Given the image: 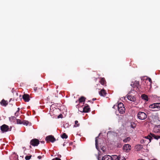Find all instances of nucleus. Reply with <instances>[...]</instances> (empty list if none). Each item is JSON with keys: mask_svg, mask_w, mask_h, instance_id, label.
<instances>
[{"mask_svg": "<svg viewBox=\"0 0 160 160\" xmlns=\"http://www.w3.org/2000/svg\"><path fill=\"white\" fill-rule=\"evenodd\" d=\"M143 148V146L141 144H139L136 146V148L137 151H139Z\"/></svg>", "mask_w": 160, "mask_h": 160, "instance_id": "412c9836", "label": "nucleus"}, {"mask_svg": "<svg viewBox=\"0 0 160 160\" xmlns=\"http://www.w3.org/2000/svg\"><path fill=\"white\" fill-rule=\"evenodd\" d=\"M12 119L13 120H15L16 119V118L14 116L12 117Z\"/></svg>", "mask_w": 160, "mask_h": 160, "instance_id": "c9c22d12", "label": "nucleus"}, {"mask_svg": "<svg viewBox=\"0 0 160 160\" xmlns=\"http://www.w3.org/2000/svg\"><path fill=\"white\" fill-rule=\"evenodd\" d=\"M150 134L152 136V138H154L158 140V139L160 138V135H156L153 133H150Z\"/></svg>", "mask_w": 160, "mask_h": 160, "instance_id": "a211bd4d", "label": "nucleus"}, {"mask_svg": "<svg viewBox=\"0 0 160 160\" xmlns=\"http://www.w3.org/2000/svg\"><path fill=\"white\" fill-rule=\"evenodd\" d=\"M30 148H32V147H31V146H30Z\"/></svg>", "mask_w": 160, "mask_h": 160, "instance_id": "ea45409f", "label": "nucleus"}, {"mask_svg": "<svg viewBox=\"0 0 160 160\" xmlns=\"http://www.w3.org/2000/svg\"><path fill=\"white\" fill-rule=\"evenodd\" d=\"M0 104L6 107L8 104V102L3 99L0 102Z\"/></svg>", "mask_w": 160, "mask_h": 160, "instance_id": "dca6fc26", "label": "nucleus"}, {"mask_svg": "<svg viewBox=\"0 0 160 160\" xmlns=\"http://www.w3.org/2000/svg\"><path fill=\"white\" fill-rule=\"evenodd\" d=\"M19 113V112H16L15 113V115L17 117Z\"/></svg>", "mask_w": 160, "mask_h": 160, "instance_id": "2f4dec72", "label": "nucleus"}, {"mask_svg": "<svg viewBox=\"0 0 160 160\" xmlns=\"http://www.w3.org/2000/svg\"><path fill=\"white\" fill-rule=\"evenodd\" d=\"M103 152H104V151L103 150Z\"/></svg>", "mask_w": 160, "mask_h": 160, "instance_id": "c03bdc74", "label": "nucleus"}, {"mask_svg": "<svg viewBox=\"0 0 160 160\" xmlns=\"http://www.w3.org/2000/svg\"><path fill=\"white\" fill-rule=\"evenodd\" d=\"M17 160H18V157H17Z\"/></svg>", "mask_w": 160, "mask_h": 160, "instance_id": "a19ab883", "label": "nucleus"}, {"mask_svg": "<svg viewBox=\"0 0 160 160\" xmlns=\"http://www.w3.org/2000/svg\"><path fill=\"white\" fill-rule=\"evenodd\" d=\"M96 98H93V99H92V100H93V101H94V100H96Z\"/></svg>", "mask_w": 160, "mask_h": 160, "instance_id": "58836bf2", "label": "nucleus"}, {"mask_svg": "<svg viewBox=\"0 0 160 160\" xmlns=\"http://www.w3.org/2000/svg\"><path fill=\"white\" fill-rule=\"evenodd\" d=\"M149 108H157L158 109H160V103H156L152 104L150 105Z\"/></svg>", "mask_w": 160, "mask_h": 160, "instance_id": "6e6552de", "label": "nucleus"}, {"mask_svg": "<svg viewBox=\"0 0 160 160\" xmlns=\"http://www.w3.org/2000/svg\"><path fill=\"white\" fill-rule=\"evenodd\" d=\"M130 127L134 128L136 127V125L134 124L133 125L132 124H131L130 126Z\"/></svg>", "mask_w": 160, "mask_h": 160, "instance_id": "c756f323", "label": "nucleus"}, {"mask_svg": "<svg viewBox=\"0 0 160 160\" xmlns=\"http://www.w3.org/2000/svg\"><path fill=\"white\" fill-rule=\"evenodd\" d=\"M75 124L74 125V126L75 127H78L79 126L80 124L78 123V122L77 120H76L75 121Z\"/></svg>", "mask_w": 160, "mask_h": 160, "instance_id": "cd10ccee", "label": "nucleus"}, {"mask_svg": "<svg viewBox=\"0 0 160 160\" xmlns=\"http://www.w3.org/2000/svg\"><path fill=\"white\" fill-rule=\"evenodd\" d=\"M118 108V105H114L113 107V108Z\"/></svg>", "mask_w": 160, "mask_h": 160, "instance_id": "f704fd0d", "label": "nucleus"}, {"mask_svg": "<svg viewBox=\"0 0 160 160\" xmlns=\"http://www.w3.org/2000/svg\"><path fill=\"white\" fill-rule=\"evenodd\" d=\"M131 140V138L130 137L126 138L123 140V141L124 143H127L129 142Z\"/></svg>", "mask_w": 160, "mask_h": 160, "instance_id": "b1692460", "label": "nucleus"}, {"mask_svg": "<svg viewBox=\"0 0 160 160\" xmlns=\"http://www.w3.org/2000/svg\"><path fill=\"white\" fill-rule=\"evenodd\" d=\"M131 86L134 88L136 87L137 88H139V82L138 81H135L132 82Z\"/></svg>", "mask_w": 160, "mask_h": 160, "instance_id": "9d476101", "label": "nucleus"}, {"mask_svg": "<svg viewBox=\"0 0 160 160\" xmlns=\"http://www.w3.org/2000/svg\"><path fill=\"white\" fill-rule=\"evenodd\" d=\"M40 141L37 139L34 138L31 140L30 142L31 145L33 146H37L39 144Z\"/></svg>", "mask_w": 160, "mask_h": 160, "instance_id": "20e7f679", "label": "nucleus"}, {"mask_svg": "<svg viewBox=\"0 0 160 160\" xmlns=\"http://www.w3.org/2000/svg\"><path fill=\"white\" fill-rule=\"evenodd\" d=\"M137 117L139 119L143 120L147 118V115L144 112H139L137 114Z\"/></svg>", "mask_w": 160, "mask_h": 160, "instance_id": "7ed1b4c3", "label": "nucleus"}, {"mask_svg": "<svg viewBox=\"0 0 160 160\" xmlns=\"http://www.w3.org/2000/svg\"><path fill=\"white\" fill-rule=\"evenodd\" d=\"M99 94L101 96L104 97L106 96V95L107 94V93L106 91L104 89H102L101 90L100 92H99Z\"/></svg>", "mask_w": 160, "mask_h": 160, "instance_id": "4468645a", "label": "nucleus"}, {"mask_svg": "<svg viewBox=\"0 0 160 160\" xmlns=\"http://www.w3.org/2000/svg\"><path fill=\"white\" fill-rule=\"evenodd\" d=\"M62 114H60V115H59L58 116V118H62Z\"/></svg>", "mask_w": 160, "mask_h": 160, "instance_id": "473e14b6", "label": "nucleus"}, {"mask_svg": "<svg viewBox=\"0 0 160 160\" xmlns=\"http://www.w3.org/2000/svg\"><path fill=\"white\" fill-rule=\"evenodd\" d=\"M145 138L148 139L149 140V142H151L152 139V136L151 135H148V136L145 137Z\"/></svg>", "mask_w": 160, "mask_h": 160, "instance_id": "bb28decb", "label": "nucleus"}, {"mask_svg": "<svg viewBox=\"0 0 160 160\" xmlns=\"http://www.w3.org/2000/svg\"><path fill=\"white\" fill-rule=\"evenodd\" d=\"M42 158V157L41 156H38V158L39 159H40Z\"/></svg>", "mask_w": 160, "mask_h": 160, "instance_id": "72a5a7b5", "label": "nucleus"}, {"mask_svg": "<svg viewBox=\"0 0 160 160\" xmlns=\"http://www.w3.org/2000/svg\"><path fill=\"white\" fill-rule=\"evenodd\" d=\"M45 140L47 142L50 141L52 142H53L56 141V139L52 135H49L46 137Z\"/></svg>", "mask_w": 160, "mask_h": 160, "instance_id": "39448f33", "label": "nucleus"}, {"mask_svg": "<svg viewBox=\"0 0 160 160\" xmlns=\"http://www.w3.org/2000/svg\"><path fill=\"white\" fill-rule=\"evenodd\" d=\"M40 142L42 144H44L45 143V142L44 141H41Z\"/></svg>", "mask_w": 160, "mask_h": 160, "instance_id": "e433bc0d", "label": "nucleus"}, {"mask_svg": "<svg viewBox=\"0 0 160 160\" xmlns=\"http://www.w3.org/2000/svg\"><path fill=\"white\" fill-rule=\"evenodd\" d=\"M24 153L25 155H26V156L25 157V159L26 160H29L31 158L32 155L29 154H28V155L27 154L25 153V150L24 151Z\"/></svg>", "mask_w": 160, "mask_h": 160, "instance_id": "f3484780", "label": "nucleus"}, {"mask_svg": "<svg viewBox=\"0 0 160 160\" xmlns=\"http://www.w3.org/2000/svg\"><path fill=\"white\" fill-rule=\"evenodd\" d=\"M85 98L84 97L82 96L79 99V103L84 102H85Z\"/></svg>", "mask_w": 160, "mask_h": 160, "instance_id": "5701e85b", "label": "nucleus"}, {"mask_svg": "<svg viewBox=\"0 0 160 160\" xmlns=\"http://www.w3.org/2000/svg\"><path fill=\"white\" fill-rule=\"evenodd\" d=\"M61 137L63 139H66L68 138V136L66 135V134L65 133H63L61 135Z\"/></svg>", "mask_w": 160, "mask_h": 160, "instance_id": "a878e982", "label": "nucleus"}, {"mask_svg": "<svg viewBox=\"0 0 160 160\" xmlns=\"http://www.w3.org/2000/svg\"><path fill=\"white\" fill-rule=\"evenodd\" d=\"M98 136L96 137V139H95V146H96V148L97 149H98Z\"/></svg>", "mask_w": 160, "mask_h": 160, "instance_id": "393cba45", "label": "nucleus"}, {"mask_svg": "<svg viewBox=\"0 0 160 160\" xmlns=\"http://www.w3.org/2000/svg\"><path fill=\"white\" fill-rule=\"evenodd\" d=\"M90 111L89 106L87 104H85V106L83 108V112L86 113L90 112Z\"/></svg>", "mask_w": 160, "mask_h": 160, "instance_id": "f8f14e48", "label": "nucleus"}, {"mask_svg": "<svg viewBox=\"0 0 160 160\" xmlns=\"http://www.w3.org/2000/svg\"><path fill=\"white\" fill-rule=\"evenodd\" d=\"M128 99L132 102H134L136 101V98L134 96H132V95H129L127 97Z\"/></svg>", "mask_w": 160, "mask_h": 160, "instance_id": "2eb2a0df", "label": "nucleus"}, {"mask_svg": "<svg viewBox=\"0 0 160 160\" xmlns=\"http://www.w3.org/2000/svg\"><path fill=\"white\" fill-rule=\"evenodd\" d=\"M153 131L155 133H160V125L155 126L153 128Z\"/></svg>", "mask_w": 160, "mask_h": 160, "instance_id": "1a4fd4ad", "label": "nucleus"}, {"mask_svg": "<svg viewBox=\"0 0 160 160\" xmlns=\"http://www.w3.org/2000/svg\"><path fill=\"white\" fill-rule=\"evenodd\" d=\"M148 80L149 82H150V85L151 86V84L152 83V81L151 79V78H148L146 79V80Z\"/></svg>", "mask_w": 160, "mask_h": 160, "instance_id": "c85d7f7f", "label": "nucleus"}, {"mask_svg": "<svg viewBox=\"0 0 160 160\" xmlns=\"http://www.w3.org/2000/svg\"><path fill=\"white\" fill-rule=\"evenodd\" d=\"M141 143H142V141H141Z\"/></svg>", "mask_w": 160, "mask_h": 160, "instance_id": "79ce46f5", "label": "nucleus"}, {"mask_svg": "<svg viewBox=\"0 0 160 160\" xmlns=\"http://www.w3.org/2000/svg\"><path fill=\"white\" fill-rule=\"evenodd\" d=\"M18 111L17 112H19V110H20L19 108H18Z\"/></svg>", "mask_w": 160, "mask_h": 160, "instance_id": "4c0bfd02", "label": "nucleus"}, {"mask_svg": "<svg viewBox=\"0 0 160 160\" xmlns=\"http://www.w3.org/2000/svg\"><path fill=\"white\" fill-rule=\"evenodd\" d=\"M17 123V124H23L24 125H28L29 124V122L26 120H23L22 121L21 120L19 119H16Z\"/></svg>", "mask_w": 160, "mask_h": 160, "instance_id": "423d86ee", "label": "nucleus"}, {"mask_svg": "<svg viewBox=\"0 0 160 160\" xmlns=\"http://www.w3.org/2000/svg\"><path fill=\"white\" fill-rule=\"evenodd\" d=\"M100 82L101 84L103 85H104L106 84V80L104 78H101Z\"/></svg>", "mask_w": 160, "mask_h": 160, "instance_id": "aec40b11", "label": "nucleus"}, {"mask_svg": "<svg viewBox=\"0 0 160 160\" xmlns=\"http://www.w3.org/2000/svg\"><path fill=\"white\" fill-rule=\"evenodd\" d=\"M112 160H120V157L116 155H113L112 156Z\"/></svg>", "mask_w": 160, "mask_h": 160, "instance_id": "4be33fe9", "label": "nucleus"}, {"mask_svg": "<svg viewBox=\"0 0 160 160\" xmlns=\"http://www.w3.org/2000/svg\"><path fill=\"white\" fill-rule=\"evenodd\" d=\"M52 160H61V159L58 158H56L53 159Z\"/></svg>", "mask_w": 160, "mask_h": 160, "instance_id": "7c9ffc66", "label": "nucleus"}, {"mask_svg": "<svg viewBox=\"0 0 160 160\" xmlns=\"http://www.w3.org/2000/svg\"><path fill=\"white\" fill-rule=\"evenodd\" d=\"M141 143H142V141H141Z\"/></svg>", "mask_w": 160, "mask_h": 160, "instance_id": "37998d69", "label": "nucleus"}, {"mask_svg": "<svg viewBox=\"0 0 160 160\" xmlns=\"http://www.w3.org/2000/svg\"><path fill=\"white\" fill-rule=\"evenodd\" d=\"M12 128H9L7 125L4 124L0 127V129L2 133H4L11 130Z\"/></svg>", "mask_w": 160, "mask_h": 160, "instance_id": "f03ea898", "label": "nucleus"}, {"mask_svg": "<svg viewBox=\"0 0 160 160\" xmlns=\"http://www.w3.org/2000/svg\"><path fill=\"white\" fill-rule=\"evenodd\" d=\"M102 160H112V158L111 156L106 155L102 158Z\"/></svg>", "mask_w": 160, "mask_h": 160, "instance_id": "ddd939ff", "label": "nucleus"}, {"mask_svg": "<svg viewBox=\"0 0 160 160\" xmlns=\"http://www.w3.org/2000/svg\"><path fill=\"white\" fill-rule=\"evenodd\" d=\"M118 110L119 112L121 114H123L125 111V108L122 102L118 103Z\"/></svg>", "mask_w": 160, "mask_h": 160, "instance_id": "f257e3e1", "label": "nucleus"}, {"mask_svg": "<svg viewBox=\"0 0 160 160\" xmlns=\"http://www.w3.org/2000/svg\"><path fill=\"white\" fill-rule=\"evenodd\" d=\"M141 98L142 99L145 100L146 101H148V97L147 95L143 94L141 95Z\"/></svg>", "mask_w": 160, "mask_h": 160, "instance_id": "6ab92c4d", "label": "nucleus"}, {"mask_svg": "<svg viewBox=\"0 0 160 160\" xmlns=\"http://www.w3.org/2000/svg\"><path fill=\"white\" fill-rule=\"evenodd\" d=\"M22 98L25 102H28L30 100L29 95L28 94H25L23 95Z\"/></svg>", "mask_w": 160, "mask_h": 160, "instance_id": "9b49d317", "label": "nucleus"}, {"mask_svg": "<svg viewBox=\"0 0 160 160\" xmlns=\"http://www.w3.org/2000/svg\"><path fill=\"white\" fill-rule=\"evenodd\" d=\"M123 149L126 152H128L131 149V146L129 144H125Z\"/></svg>", "mask_w": 160, "mask_h": 160, "instance_id": "0eeeda50", "label": "nucleus"}]
</instances>
